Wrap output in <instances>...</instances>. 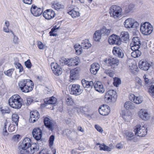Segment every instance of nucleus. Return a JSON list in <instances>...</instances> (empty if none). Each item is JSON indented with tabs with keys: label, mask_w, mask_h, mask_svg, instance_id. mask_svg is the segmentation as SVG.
<instances>
[{
	"label": "nucleus",
	"mask_w": 154,
	"mask_h": 154,
	"mask_svg": "<svg viewBox=\"0 0 154 154\" xmlns=\"http://www.w3.org/2000/svg\"><path fill=\"white\" fill-rule=\"evenodd\" d=\"M139 116L144 120H147L149 118V116L146 110L141 109L138 113Z\"/></svg>",
	"instance_id": "nucleus-23"
},
{
	"label": "nucleus",
	"mask_w": 154,
	"mask_h": 154,
	"mask_svg": "<svg viewBox=\"0 0 154 154\" xmlns=\"http://www.w3.org/2000/svg\"><path fill=\"white\" fill-rule=\"evenodd\" d=\"M143 78L145 83L147 84L149 83V79L148 78V75H144L143 76Z\"/></svg>",
	"instance_id": "nucleus-64"
},
{
	"label": "nucleus",
	"mask_w": 154,
	"mask_h": 154,
	"mask_svg": "<svg viewBox=\"0 0 154 154\" xmlns=\"http://www.w3.org/2000/svg\"><path fill=\"white\" fill-rule=\"evenodd\" d=\"M9 125V122L7 120H5L3 130V134L4 136H7L8 135V133L6 129V126Z\"/></svg>",
	"instance_id": "nucleus-43"
},
{
	"label": "nucleus",
	"mask_w": 154,
	"mask_h": 154,
	"mask_svg": "<svg viewBox=\"0 0 154 154\" xmlns=\"http://www.w3.org/2000/svg\"><path fill=\"white\" fill-rule=\"evenodd\" d=\"M96 145L99 146L100 150L108 152H110L114 148V146L112 143L110 144L109 146L106 145L104 143L100 144L99 143H97Z\"/></svg>",
	"instance_id": "nucleus-15"
},
{
	"label": "nucleus",
	"mask_w": 154,
	"mask_h": 154,
	"mask_svg": "<svg viewBox=\"0 0 154 154\" xmlns=\"http://www.w3.org/2000/svg\"><path fill=\"white\" fill-rule=\"evenodd\" d=\"M14 71V69H10L6 71H4V74L10 77H12V75Z\"/></svg>",
	"instance_id": "nucleus-50"
},
{
	"label": "nucleus",
	"mask_w": 154,
	"mask_h": 154,
	"mask_svg": "<svg viewBox=\"0 0 154 154\" xmlns=\"http://www.w3.org/2000/svg\"><path fill=\"white\" fill-rule=\"evenodd\" d=\"M79 72V71L77 68L72 70L70 71V78L72 80L75 79V77L77 75Z\"/></svg>",
	"instance_id": "nucleus-33"
},
{
	"label": "nucleus",
	"mask_w": 154,
	"mask_h": 154,
	"mask_svg": "<svg viewBox=\"0 0 154 154\" xmlns=\"http://www.w3.org/2000/svg\"><path fill=\"white\" fill-rule=\"evenodd\" d=\"M62 61L65 64L69 66H77L80 62V60L78 57L67 59L63 58Z\"/></svg>",
	"instance_id": "nucleus-8"
},
{
	"label": "nucleus",
	"mask_w": 154,
	"mask_h": 154,
	"mask_svg": "<svg viewBox=\"0 0 154 154\" xmlns=\"http://www.w3.org/2000/svg\"><path fill=\"white\" fill-rule=\"evenodd\" d=\"M141 54V53L139 50L133 51L131 53V56L134 58H136L140 57Z\"/></svg>",
	"instance_id": "nucleus-41"
},
{
	"label": "nucleus",
	"mask_w": 154,
	"mask_h": 154,
	"mask_svg": "<svg viewBox=\"0 0 154 154\" xmlns=\"http://www.w3.org/2000/svg\"><path fill=\"white\" fill-rule=\"evenodd\" d=\"M153 28L152 26L148 22H145L143 23H142L140 25V29H152Z\"/></svg>",
	"instance_id": "nucleus-31"
},
{
	"label": "nucleus",
	"mask_w": 154,
	"mask_h": 154,
	"mask_svg": "<svg viewBox=\"0 0 154 154\" xmlns=\"http://www.w3.org/2000/svg\"><path fill=\"white\" fill-rule=\"evenodd\" d=\"M102 35H103L100 29L97 30L94 35V39L95 41L99 42L101 38Z\"/></svg>",
	"instance_id": "nucleus-27"
},
{
	"label": "nucleus",
	"mask_w": 154,
	"mask_h": 154,
	"mask_svg": "<svg viewBox=\"0 0 154 154\" xmlns=\"http://www.w3.org/2000/svg\"><path fill=\"white\" fill-rule=\"evenodd\" d=\"M117 98L116 91L113 90H109L106 94L105 99L107 103L114 102Z\"/></svg>",
	"instance_id": "nucleus-5"
},
{
	"label": "nucleus",
	"mask_w": 154,
	"mask_h": 154,
	"mask_svg": "<svg viewBox=\"0 0 154 154\" xmlns=\"http://www.w3.org/2000/svg\"><path fill=\"white\" fill-rule=\"evenodd\" d=\"M46 104H54L57 102V99L54 97L46 99L45 101Z\"/></svg>",
	"instance_id": "nucleus-36"
},
{
	"label": "nucleus",
	"mask_w": 154,
	"mask_h": 154,
	"mask_svg": "<svg viewBox=\"0 0 154 154\" xmlns=\"http://www.w3.org/2000/svg\"><path fill=\"white\" fill-rule=\"evenodd\" d=\"M23 101L22 98L18 94H14L9 99L8 103L12 108L19 109L21 107Z\"/></svg>",
	"instance_id": "nucleus-2"
},
{
	"label": "nucleus",
	"mask_w": 154,
	"mask_h": 154,
	"mask_svg": "<svg viewBox=\"0 0 154 154\" xmlns=\"http://www.w3.org/2000/svg\"><path fill=\"white\" fill-rule=\"evenodd\" d=\"M44 123L45 126L49 130H52L53 129V123L49 118L46 117L44 119Z\"/></svg>",
	"instance_id": "nucleus-26"
},
{
	"label": "nucleus",
	"mask_w": 154,
	"mask_h": 154,
	"mask_svg": "<svg viewBox=\"0 0 154 154\" xmlns=\"http://www.w3.org/2000/svg\"><path fill=\"white\" fill-rule=\"evenodd\" d=\"M111 29H100L103 35H109L110 34Z\"/></svg>",
	"instance_id": "nucleus-54"
},
{
	"label": "nucleus",
	"mask_w": 154,
	"mask_h": 154,
	"mask_svg": "<svg viewBox=\"0 0 154 154\" xmlns=\"http://www.w3.org/2000/svg\"><path fill=\"white\" fill-rule=\"evenodd\" d=\"M51 67L54 73L57 75H61L62 72V69L57 63H52L51 64Z\"/></svg>",
	"instance_id": "nucleus-13"
},
{
	"label": "nucleus",
	"mask_w": 154,
	"mask_h": 154,
	"mask_svg": "<svg viewBox=\"0 0 154 154\" xmlns=\"http://www.w3.org/2000/svg\"><path fill=\"white\" fill-rule=\"evenodd\" d=\"M30 12L33 15L38 17L42 14L43 11L41 8H38L36 6L32 5L31 8Z\"/></svg>",
	"instance_id": "nucleus-17"
},
{
	"label": "nucleus",
	"mask_w": 154,
	"mask_h": 154,
	"mask_svg": "<svg viewBox=\"0 0 154 154\" xmlns=\"http://www.w3.org/2000/svg\"><path fill=\"white\" fill-rule=\"evenodd\" d=\"M94 86L95 90L98 92L103 93L105 91V89L102 83L99 81H95L94 84Z\"/></svg>",
	"instance_id": "nucleus-21"
},
{
	"label": "nucleus",
	"mask_w": 154,
	"mask_h": 154,
	"mask_svg": "<svg viewBox=\"0 0 154 154\" xmlns=\"http://www.w3.org/2000/svg\"><path fill=\"white\" fill-rule=\"evenodd\" d=\"M12 120L16 124L17 126L18 125L19 117L18 115L16 114H13L12 116Z\"/></svg>",
	"instance_id": "nucleus-42"
},
{
	"label": "nucleus",
	"mask_w": 154,
	"mask_h": 154,
	"mask_svg": "<svg viewBox=\"0 0 154 154\" xmlns=\"http://www.w3.org/2000/svg\"><path fill=\"white\" fill-rule=\"evenodd\" d=\"M124 107L127 109H134L135 107L134 104L130 101H127L124 104Z\"/></svg>",
	"instance_id": "nucleus-40"
},
{
	"label": "nucleus",
	"mask_w": 154,
	"mask_h": 154,
	"mask_svg": "<svg viewBox=\"0 0 154 154\" xmlns=\"http://www.w3.org/2000/svg\"><path fill=\"white\" fill-rule=\"evenodd\" d=\"M31 140L28 137L25 138L22 143L19 144L18 149L19 154L26 153L29 154V151L31 146Z\"/></svg>",
	"instance_id": "nucleus-3"
},
{
	"label": "nucleus",
	"mask_w": 154,
	"mask_h": 154,
	"mask_svg": "<svg viewBox=\"0 0 154 154\" xmlns=\"http://www.w3.org/2000/svg\"><path fill=\"white\" fill-rule=\"evenodd\" d=\"M108 42L110 45H120L121 44V40L120 38L115 34H113L109 37Z\"/></svg>",
	"instance_id": "nucleus-10"
},
{
	"label": "nucleus",
	"mask_w": 154,
	"mask_h": 154,
	"mask_svg": "<svg viewBox=\"0 0 154 154\" xmlns=\"http://www.w3.org/2000/svg\"><path fill=\"white\" fill-rule=\"evenodd\" d=\"M106 64L112 68H114L119 65V61L118 59L116 57H109L106 58L104 60Z\"/></svg>",
	"instance_id": "nucleus-9"
},
{
	"label": "nucleus",
	"mask_w": 154,
	"mask_h": 154,
	"mask_svg": "<svg viewBox=\"0 0 154 154\" xmlns=\"http://www.w3.org/2000/svg\"><path fill=\"white\" fill-rule=\"evenodd\" d=\"M68 13L73 18H75L76 17H78L80 15L79 11H75L74 8L70 10L68 12Z\"/></svg>",
	"instance_id": "nucleus-34"
},
{
	"label": "nucleus",
	"mask_w": 154,
	"mask_h": 154,
	"mask_svg": "<svg viewBox=\"0 0 154 154\" xmlns=\"http://www.w3.org/2000/svg\"><path fill=\"white\" fill-rule=\"evenodd\" d=\"M121 84V80L118 78H115L114 79L113 84L114 86L117 87Z\"/></svg>",
	"instance_id": "nucleus-48"
},
{
	"label": "nucleus",
	"mask_w": 154,
	"mask_h": 154,
	"mask_svg": "<svg viewBox=\"0 0 154 154\" xmlns=\"http://www.w3.org/2000/svg\"><path fill=\"white\" fill-rule=\"evenodd\" d=\"M18 86L20 90L24 93H28L33 90L34 84L29 79H23L18 82Z\"/></svg>",
	"instance_id": "nucleus-1"
},
{
	"label": "nucleus",
	"mask_w": 154,
	"mask_h": 154,
	"mask_svg": "<svg viewBox=\"0 0 154 154\" xmlns=\"http://www.w3.org/2000/svg\"><path fill=\"white\" fill-rule=\"evenodd\" d=\"M55 137L53 135H51L49 139V146L51 147L54 144V140Z\"/></svg>",
	"instance_id": "nucleus-52"
},
{
	"label": "nucleus",
	"mask_w": 154,
	"mask_h": 154,
	"mask_svg": "<svg viewBox=\"0 0 154 154\" xmlns=\"http://www.w3.org/2000/svg\"><path fill=\"white\" fill-rule=\"evenodd\" d=\"M43 15L46 19L49 20L54 17L56 14L53 10L48 9L43 13Z\"/></svg>",
	"instance_id": "nucleus-14"
},
{
	"label": "nucleus",
	"mask_w": 154,
	"mask_h": 154,
	"mask_svg": "<svg viewBox=\"0 0 154 154\" xmlns=\"http://www.w3.org/2000/svg\"><path fill=\"white\" fill-rule=\"evenodd\" d=\"M124 136L128 140H131L134 137V134L132 132L126 131L124 134Z\"/></svg>",
	"instance_id": "nucleus-29"
},
{
	"label": "nucleus",
	"mask_w": 154,
	"mask_h": 154,
	"mask_svg": "<svg viewBox=\"0 0 154 154\" xmlns=\"http://www.w3.org/2000/svg\"><path fill=\"white\" fill-rule=\"evenodd\" d=\"M121 115L122 118L125 121H129L131 119L132 114L131 112L127 110H123L122 111Z\"/></svg>",
	"instance_id": "nucleus-19"
},
{
	"label": "nucleus",
	"mask_w": 154,
	"mask_h": 154,
	"mask_svg": "<svg viewBox=\"0 0 154 154\" xmlns=\"http://www.w3.org/2000/svg\"><path fill=\"white\" fill-rule=\"evenodd\" d=\"M99 111L100 114L102 115H107L110 112V108L106 105H103L99 108Z\"/></svg>",
	"instance_id": "nucleus-16"
},
{
	"label": "nucleus",
	"mask_w": 154,
	"mask_h": 154,
	"mask_svg": "<svg viewBox=\"0 0 154 154\" xmlns=\"http://www.w3.org/2000/svg\"><path fill=\"white\" fill-rule=\"evenodd\" d=\"M130 45L132 50L133 51L139 50L138 49L140 48V45H134L133 44H131Z\"/></svg>",
	"instance_id": "nucleus-51"
},
{
	"label": "nucleus",
	"mask_w": 154,
	"mask_h": 154,
	"mask_svg": "<svg viewBox=\"0 0 154 154\" xmlns=\"http://www.w3.org/2000/svg\"><path fill=\"white\" fill-rule=\"evenodd\" d=\"M149 92L152 96L154 95V85H152L149 89Z\"/></svg>",
	"instance_id": "nucleus-59"
},
{
	"label": "nucleus",
	"mask_w": 154,
	"mask_h": 154,
	"mask_svg": "<svg viewBox=\"0 0 154 154\" xmlns=\"http://www.w3.org/2000/svg\"><path fill=\"white\" fill-rule=\"evenodd\" d=\"M125 27L127 28L137 29L139 28V24L134 19L132 18L127 19L124 23Z\"/></svg>",
	"instance_id": "nucleus-6"
},
{
	"label": "nucleus",
	"mask_w": 154,
	"mask_h": 154,
	"mask_svg": "<svg viewBox=\"0 0 154 154\" xmlns=\"http://www.w3.org/2000/svg\"><path fill=\"white\" fill-rule=\"evenodd\" d=\"M25 65L26 67L28 69H30L32 66V64L31 63L30 60H28L25 62Z\"/></svg>",
	"instance_id": "nucleus-57"
},
{
	"label": "nucleus",
	"mask_w": 154,
	"mask_h": 154,
	"mask_svg": "<svg viewBox=\"0 0 154 154\" xmlns=\"http://www.w3.org/2000/svg\"><path fill=\"white\" fill-rule=\"evenodd\" d=\"M52 4V8L56 10L63 8H64L63 5L59 2H54Z\"/></svg>",
	"instance_id": "nucleus-35"
},
{
	"label": "nucleus",
	"mask_w": 154,
	"mask_h": 154,
	"mask_svg": "<svg viewBox=\"0 0 154 154\" xmlns=\"http://www.w3.org/2000/svg\"><path fill=\"white\" fill-rule=\"evenodd\" d=\"M138 67L135 65H131L129 66V70L132 73H135V72L137 71Z\"/></svg>",
	"instance_id": "nucleus-45"
},
{
	"label": "nucleus",
	"mask_w": 154,
	"mask_h": 154,
	"mask_svg": "<svg viewBox=\"0 0 154 154\" xmlns=\"http://www.w3.org/2000/svg\"><path fill=\"white\" fill-rule=\"evenodd\" d=\"M138 66L141 69L146 71L149 69L151 65L146 60H142L139 61Z\"/></svg>",
	"instance_id": "nucleus-12"
},
{
	"label": "nucleus",
	"mask_w": 154,
	"mask_h": 154,
	"mask_svg": "<svg viewBox=\"0 0 154 154\" xmlns=\"http://www.w3.org/2000/svg\"><path fill=\"white\" fill-rule=\"evenodd\" d=\"M38 146L36 144H34L33 146H31L30 148V150H29V154H33L38 151Z\"/></svg>",
	"instance_id": "nucleus-39"
},
{
	"label": "nucleus",
	"mask_w": 154,
	"mask_h": 154,
	"mask_svg": "<svg viewBox=\"0 0 154 154\" xmlns=\"http://www.w3.org/2000/svg\"><path fill=\"white\" fill-rule=\"evenodd\" d=\"M105 72L110 77H113L114 76V72L111 70L106 69L105 70Z\"/></svg>",
	"instance_id": "nucleus-56"
},
{
	"label": "nucleus",
	"mask_w": 154,
	"mask_h": 154,
	"mask_svg": "<svg viewBox=\"0 0 154 154\" xmlns=\"http://www.w3.org/2000/svg\"><path fill=\"white\" fill-rule=\"evenodd\" d=\"M112 53L114 55L119 57L122 58L123 56L122 51L120 48L117 47H113Z\"/></svg>",
	"instance_id": "nucleus-24"
},
{
	"label": "nucleus",
	"mask_w": 154,
	"mask_h": 154,
	"mask_svg": "<svg viewBox=\"0 0 154 154\" xmlns=\"http://www.w3.org/2000/svg\"><path fill=\"white\" fill-rule=\"evenodd\" d=\"M37 45L38 48L41 50L43 49L45 46V45L39 41H37Z\"/></svg>",
	"instance_id": "nucleus-53"
},
{
	"label": "nucleus",
	"mask_w": 154,
	"mask_h": 154,
	"mask_svg": "<svg viewBox=\"0 0 154 154\" xmlns=\"http://www.w3.org/2000/svg\"><path fill=\"white\" fill-rule=\"evenodd\" d=\"M82 92V90L80 88V86L78 84L72 85L71 88V93L75 95H79Z\"/></svg>",
	"instance_id": "nucleus-11"
},
{
	"label": "nucleus",
	"mask_w": 154,
	"mask_h": 154,
	"mask_svg": "<svg viewBox=\"0 0 154 154\" xmlns=\"http://www.w3.org/2000/svg\"><path fill=\"white\" fill-rule=\"evenodd\" d=\"M129 99L134 102L137 104L141 103L143 101L142 97L140 96H136L134 94H131L129 96Z\"/></svg>",
	"instance_id": "nucleus-22"
},
{
	"label": "nucleus",
	"mask_w": 154,
	"mask_h": 154,
	"mask_svg": "<svg viewBox=\"0 0 154 154\" xmlns=\"http://www.w3.org/2000/svg\"><path fill=\"white\" fill-rule=\"evenodd\" d=\"M132 42L131 44L134 45H140V41L139 39L137 37H134L132 39Z\"/></svg>",
	"instance_id": "nucleus-49"
},
{
	"label": "nucleus",
	"mask_w": 154,
	"mask_h": 154,
	"mask_svg": "<svg viewBox=\"0 0 154 154\" xmlns=\"http://www.w3.org/2000/svg\"><path fill=\"white\" fill-rule=\"evenodd\" d=\"M135 88L139 89L142 86V81L139 78L137 77L135 79Z\"/></svg>",
	"instance_id": "nucleus-38"
},
{
	"label": "nucleus",
	"mask_w": 154,
	"mask_h": 154,
	"mask_svg": "<svg viewBox=\"0 0 154 154\" xmlns=\"http://www.w3.org/2000/svg\"><path fill=\"white\" fill-rule=\"evenodd\" d=\"M94 127L97 131L100 133H102L103 131L102 128L98 125H95Z\"/></svg>",
	"instance_id": "nucleus-62"
},
{
	"label": "nucleus",
	"mask_w": 154,
	"mask_h": 154,
	"mask_svg": "<svg viewBox=\"0 0 154 154\" xmlns=\"http://www.w3.org/2000/svg\"><path fill=\"white\" fill-rule=\"evenodd\" d=\"M66 101L68 105H72L74 104V102L72 99L70 97H68L67 98Z\"/></svg>",
	"instance_id": "nucleus-55"
},
{
	"label": "nucleus",
	"mask_w": 154,
	"mask_h": 154,
	"mask_svg": "<svg viewBox=\"0 0 154 154\" xmlns=\"http://www.w3.org/2000/svg\"><path fill=\"white\" fill-rule=\"evenodd\" d=\"M82 83L84 88H91L94 84L92 81H87L84 79L82 80Z\"/></svg>",
	"instance_id": "nucleus-28"
},
{
	"label": "nucleus",
	"mask_w": 154,
	"mask_h": 154,
	"mask_svg": "<svg viewBox=\"0 0 154 154\" xmlns=\"http://www.w3.org/2000/svg\"><path fill=\"white\" fill-rule=\"evenodd\" d=\"M100 68L99 64L97 63H95L91 65L90 71L92 74L95 75Z\"/></svg>",
	"instance_id": "nucleus-25"
},
{
	"label": "nucleus",
	"mask_w": 154,
	"mask_h": 154,
	"mask_svg": "<svg viewBox=\"0 0 154 154\" xmlns=\"http://www.w3.org/2000/svg\"><path fill=\"white\" fill-rule=\"evenodd\" d=\"M57 29H51V30L49 32L50 35L54 36H56L57 35Z\"/></svg>",
	"instance_id": "nucleus-60"
},
{
	"label": "nucleus",
	"mask_w": 154,
	"mask_h": 154,
	"mask_svg": "<svg viewBox=\"0 0 154 154\" xmlns=\"http://www.w3.org/2000/svg\"><path fill=\"white\" fill-rule=\"evenodd\" d=\"M142 33L145 35H148L150 34L152 31V29H140Z\"/></svg>",
	"instance_id": "nucleus-47"
},
{
	"label": "nucleus",
	"mask_w": 154,
	"mask_h": 154,
	"mask_svg": "<svg viewBox=\"0 0 154 154\" xmlns=\"http://www.w3.org/2000/svg\"><path fill=\"white\" fill-rule=\"evenodd\" d=\"M20 137V136L19 134L15 135L13 137L12 140L14 141L17 142L19 141Z\"/></svg>",
	"instance_id": "nucleus-58"
},
{
	"label": "nucleus",
	"mask_w": 154,
	"mask_h": 154,
	"mask_svg": "<svg viewBox=\"0 0 154 154\" xmlns=\"http://www.w3.org/2000/svg\"><path fill=\"white\" fill-rule=\"evenodd\" d=\"M32 134L34 138L37 140H40L42 137V132L39 128H35L32 131Z\"/></svg>",
	"instance_id": "nucleus-20"
},
{
	"label": "nucleus",
	"mask_w": 154,
	"mask_h": 154,
	"mask_svg": "<svg viewBox=\"0 0 154 154\" xmlns=\"http://www.w3.org/2000/svg\"><path fill=\"white\" fill-rule=\"evenodd\" d=\"M120 37L122 40L127 41L129 39V34L127 32H122L120 35Z\"/></svg>",
	"instance_id": "nucleus-37"
},
{
	"label": "nucleus",
	"mask_w": 154,
	"mask_h": 154,
	"mask_svg": "<svg viewBox=\"0 0 154 154\" xmlns=\"http://www.w3.org/2000/svg\"><path fill=\"white\" fill-rule=\"evenodd\" d=\"M72 132V131L69 129H66L63 131V134L64 135H66L68 136L69 134H71Z\"/></svg>",
	"instance_id": "nucleus-63"
},
{
	"label": "nucleus",
	"mask_w": 154,
	"mask_h": 154,
	"mask_svg": "<svg viewBox=\"0 0 154 154\" xmlns=\"http://www.w3.org/2000/svg\"><path fill=\"white\" fill-rule=\"evenodd\" d=\"M134 131L136 135L139 137L145 136L147 133V129L144 125H137L135 127Z\"/></svg>",
	"instance_id": "nucleus-7"
},
{
	"label": "nucleus",
	"mask_w": 154,
	"mask_h": 154,
	"mask_svg": "<svg viewBox=\"0 0 154 154\" xmlns=\"http://www.w3.org/2000/svg\"><path fill=\"white\" fill-rule=\"evenodd\" d=\"M134 6L133 4H131L129 5L128 7L125 8V11L126 13H128L129 12L132 11L134 9Z\"/></svg>",
	"instance_id": "nucleus-46"
},
{
	"label": "nucleus",
	"mask_w": 154,
	"mask_h": 154,
	"mask_svg": "<svg viewBox=\"0 0 154 154\" xmlns=\"http://www.w3.org/2000/svg\"><path fill=\"white\" fill-rule=\"evenodd\" d=\"M39 117V113L37 110L31 111L30 113L29 121L32 123L35 122L38 120Z\"/></svg>",
	"instance_id": "nucleus-18"
},
{
	"label": "nucleus",
	"mask_w": 154,
	"mask_h": 154,
	"mask_svg": "<svg viewBox=\"0 0 154 154\" xmlns=\"http://www.w3.org/2000/svg\"><path fill=\"white\" fill-rule=\"evenodd\" d=\"M81 46L84 49H87L91 47V45L88 39H85L82 41Z\"/></svg>",
	"instance_id": "nucleus-30"
},
{
	"label": "nucleus",
	"mask_w": 154,
	"mask_h": 154,
	"mask_svg": "<svg viewBox=\"0 0 154 154\" xmlns=\"http://www.w3.org/2000/svg\"><path fill=\"white\" fill-rule=\"evenodd\" d=\"M82 47L81 45H75L74 46V48L75 50V53L77 55L81 54L83 51Z\"/></svg>",
	"instance_id": "nucleus-32"
},
{
	"label": "nucleus",
	"mask_w": 154,
	"mask_h": 154,
	"mask_svg": "<svg viewBox=\"0 0 154 154\" xmlns=\"http://www.w3.org/2000/svg\"><path fill=\"white\" fill-rule=\"evenodd\" d=\"M122 9L117 5L112 6L109 8V14L110 16L115 19H117L122 15Z\"/></svg>",
	"instance_id": "nucleus-4"
},
{
	"label": "nucleus",
	"mask_w": 154,
	"mask_h": 154,
	"mask_svg": "<svg viewBox=\"0 0 154 154\" xmlns=\"http://www.w3.org/2000/svg\"><path fill=\"white\" fill-rule=\"evenodd\" d=\"M15 129V126L13 124H10L8 129V131L10 132H12L14 131Z\"/></svg>",
	"instance_id": "nucleus-61"
},
{
	"label": "nucleus",
	"mask_w": 154,
	"mask_h": 154,
	"mask_svg": "<svg viewBox=\"0 0 154 154\" xmlns=\"http://www.w3.org/2000/svg\"><path fill=\"white\" fill-rule=\"evenodd\" d=\"M14 63L16 68L19 69V72L20 73L23 72V68L22 65L20 63H19L18 62H14Z\"/></svg>",
	"instance_id": "nucleus-44"
}]
</instances>
